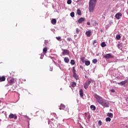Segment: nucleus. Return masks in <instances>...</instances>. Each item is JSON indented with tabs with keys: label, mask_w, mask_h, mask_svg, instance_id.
Returning a JSON list of instances; mask_svg holds the SVG:
<instances>
[{
	"label": "nucleus",
	"mask_w": 128,
	"mask_h": 128,
	"mask_svg": "<svg viewBox=\"0 0 128 128\" xmlns=\"http://www.w3.org/2000/svg\"><path fill=\"white\" fill-rule=\"evenodd\" d=\"M94 97L96 98L99 104H100L102 106H104V108L110 107V102H108V100H105L97 94H94Z\"/></svg>",
	"instance_id": "nucleus-1"
},
{
	"label": "nucleus",
	"mask_w": 128,
	"mask_h": 128,
	"mask_svg": "<svg viewBox=\"0 0 128 128\" xmlns=\"http://www.w3.org/2000/svg\"><path fill=\"white\" fill-rule=\"evenodd\" d=\"M96 4V0H90L89 2V12H93Z\"/></svg>",
	"instance_id": "nucleus-2"
},
{
	"label": "nucleus",
	"mask_w": 128,
	"mask_h": 128,
	"mask_svg": "<svg viewBox=\"0 0 128 128\" xmlns=\"http://www.w3.org/2000/svg\"><path fill=\"white\" fill-rule=\"evenodd\" d=\"M58 126H60V124H58V121L56 120H54V122H52V125L50 126V128H60Z\"/></svg>",
	"instance_id": "nucleus-3"
},
{
	"label": "nucleus",
	"mask_w": 128,
	"mask_h": 128,
	"mask_svg": "<svg viewBox=\"0 0 128 128\" xmlns=\"http://www.w3.org/2000/svg\"><path fill=\"white\" fill-rule=\"evenodd\" d=\"M92 82V80H88L84 84V88L85 90H87L88 88V86L90 84V83Z\"/></svg>",
	"instance_id": "nucleus-4"
},
{
	"label": "nucleus",
	"mask_w": 128,
	"mask_h": 128,
	"mask_svg": "<svg viewBox=\"0 0 128 128\" xmlns=\"http://www.w3.org/2000/svg\"><path fill=\"white\" fill-rule=\"evenodd\" d=\"M105 58H114V56L112 54H108L104 56Z\"/></svg>",
	"instance_id": "nucleus-5"
},
{
	"label": "nucleus",
	"mask_w": 128,
	"mask_h": 128,
	"mask_svg": "<svg viewBox=\"0 0 128 128\" xmlns=\"http://www.w3.org/2000/svg\"><path fill=\"white\" fill-rule=\"evenodd\" d=\"M121 16H122V14L120 12H118L115 15V18H116V20H120Z\"/></svg>",
	"instance_id": "nucleus-6"
},
{
	"label": "nucleus",
	"mask_w": 128,
	"mask_h": 128,
	"mask_svg": "<svg viewBox=\"0 0 128 128\" xmlns=\"http://www.w3.org/2000/svg\"><path fill=\"white\" fill-rule=\"evenodd\" d=\"M62 50L63 56H64V54H70V51L68 50L62 49Z\"/></svg>",
	"instance_id": "nucleus-7"
},
{
	"label": "nucleus",
	"mask_w": 128,
	"mask_h": 128,
	"mask_svg": "<svg viewBox=\"0 0 128 128\" xmlns=\"http://www.w3.org/2000/svg\"><path fill=\"white\" fill-rule=\"evenodd\" d=\"M10 118H14V120H16L18 118V116L16 114H10L9 115Z\"/></svg>",
	"instance_id": "nucleus-8"
},
{
	"label": "nucleus",
	"mask_w": 128,
	"mask_h": 128,
	"mask_svg": "<svg viewBox=\"0 0 128 128\" xmlns=\"http://www.w3.org/2000/svg\"><path fill=\"white\" fill-rule=\"evenodd\" d=\"M86 20V18H80L78 20V24H82L83 22H84Z\"/></svg>",
	"instance_id": "nucleus-9"
},
{
	"label": "nucleus",
	"mask_w": 128,
	"mask_h": 128,
	"mask_svg": "<svg viewBox=\"0 0 128 128\" xmlns=\"http://www.w3.org/2000/svg\"><path fill=\"white\" fill-rule=\"evenodd\" d=\"M52 62L54 64L55 66H58V68H60V70H62V68L60 67V64H58V63L56 62H54V60H52Z\"/></svg>",
	"instance_id": "nucleus-10"
},
{
	"label": "nucleus",
	"mask_w": 128,
	"mask_h": 128,
	"mask_svg": "<svg viewBox=\"0 0 128 128\" xmlns=\"http://www.w3.org/2000/svg\"><path fill=\"white\" fill-rule=\"evenodd\" d=\"M79 94L81 98H82V96H84V91L82 90V89H80V90Z\"/></svg>",
	"instance_id": "nucleus-11"
},
{
	"label": "nucleus",
	"mask_w": 128,
	"mask_h": 128,
	"mask_svg": "<svg viewBox=\"0 0 128 128\" xmlns=\"http://www.w3.org/2000/svg\"><path fill=\"white\" fill-rule=\"evenodd\" d=\"M86 36H88V38H90V36H91L90 31L86 32Z\"/></svg>",
	"instance_id": "nucleus-12"
},
{
	"label": "nucleus",
	"mask_w": 128,
	"mask_h": 128,
	"mask_svg": "<svg viewBox=\"0 0 128 128\" xmlns=\"http://www.w3.org/2000/svg\"><path fill=\"white\" fill-rule=\"evenodd\" d=\"M64 61L65 62H66V64H68V62H70V59L68 58V57H66L64 58Z\"/></svg>",
	"instance_id": "nucleus-13"
},
{
	"label": "nucleus",
	"mask_w": 128,
	"mask_h": 128,
	"mask_svg": "<svg viewBox=\"0 0 128 128\" xmlns=\"http://www.w3.org/2000/svg\"><path fill=\"white\" fill-rule=\"evenodd\" d=\"M4 80H6V77L4 76H0V82H4Z\"/></svg>",
	"instance_id": "nucleus-14"
},
{
	"label": "nucleus",
	"mask_w": 128,
	"mask_h": 128,
	"mask_svg": "<svg viewBox=\"0 0 128 128\" xmlns=\"http://www.w3.org/2000/svg\"><path fill=\"white\" fill-rule=\"evenodd\" d=\"M47 52H48V48L46 47V48H44V49H43L44 54H46Z\"/></svg>",
	"instance_id": "nucleus-15"
},
{
	"label": "nucleus",
	"mask_w": 128,
	"mask_h": 128,
	"mask_svg": "<svg viewBox=\"0 0 128 128\" xmlns=\"http://www.w3.org/2000/svg\"><path fill=\"white\" fill-rule=\"evenodd\" d=\"M73 76L76 80H78V74H76V73L73 74Z\"/></svg>",
	"instance_id": "nucleus-16"
},
{
	"label": "nucleus",
	"mask_w": 128,
	"mask_h": 128,
	"mask_svg": "<svg viewBox=\"0 0 128 128\" xmlns=\"http://www.w3.org/2000/svg\"><path fill=\"white\" fill-rule=\"evenodd\" d=\"M52 24H56V20L53 18L52 21Z\"/></svg>",
	"instance_id": "nucleus-17"
},
{
	"label": "nucleus",
	"mask_w": 128,
	"mask_h": 128,
	"mask_svg": "<svg viewBox=\"0 0 128 128\" xmlns=\"http://www.w3.org/2000/svg\"><path fill=\"white\" fill-rule=\"evenodd\" d=\"M107 116H109V118H112V116H114V114H112V113L108 112L107 114Z\"/></svg>",
	"instance_id": "nucleus-18"
},
{
	"label": "nucleus",
	"mask_w": 128,
	"mask_h": 128,
	"mask_svg": "<svg viewBox=\"0 0 128 128\" xmlns=\"http://www.w3.org/2000/svg\"><path fill=\"white\" fill-rule=\"evenodd\" d=\"M66 108V106L64 105L63 104H60V106L59 108L60 110H64Z\"/></svg>",
	"instance_id": "nucleus-19"
},
{
	"label": "nucleus",
	"mask_w": 128,
	"mask_h": 128,
	"mask_svg": "<svg viewBox=\"0 0 128 128\" xmlns=\"http://www.w3.org/2000/svg\"><path fill=\"white\" fill-rule=\"evenodd\" d=\"M90 64V60L85 61L86 66H88Z\"/></svg>",
	"instance_id": "nucleus-20"
},
{
	"label": "nucleus",
	"mask_w": 128,
	"mask_h": 128,
	"mask_svg": "<svg viewBox=\"0 0 128 128\" xmlns=\"http://www.w3.org/2000/svg\"><path fill=\"white\" fill-rule=\"evenodd\" d=\"M90 108L91 110H96V106H94V105H91L90 106Z\"/></svg>",
	"instance_id": "nucleus-21"
},
{
	"label": "nucleus",
	"mask_w": 128,
	"mask_h": 128,
	"mask_svg": "<svg viewBox=\"0 0 128 128\" xmlns=\"http://www.w3.org/2000/svg\"><path fill=\"white\" fill-rule=\"evenodd\" d=\"M101 46L102 48H104L106 46V42H102V44H101Z\"/></svg>",
	"instance_id": "nucleus-22"
},
{
	"label": "nucleus",
	"mask_w": 128,
	"mask_h": 128,
	"mask_svg": "<svg viewBox=\"0 0 128 128\" xmlns=\"http://www.w3.org/2000/svg\"><path fill=\"white\" fill-rule=\"evenodd\" d=\"M14 78H12L11 80L9 81V84H14Z\"/></svg>",
	"instance_id": "nucleus-23"
},
{
	"label": "nucleus",
	"mask_w": 128,
	"mask_h": 128,
	"mask_svg": "<svg viewBox=\"0 0 128 128\" xmlns=\"http://www.w3.org/2000/svg\"><path fill=\"white\" fill-rule=\"evenodd\" d=\"M77 14H78V16H80L82 14V12L80 9H78L77 10Z\"/></svg>",
	"instance_id": "nucleus-24"
},
{
	"label": "nucleus",
	"mask_w": 128,
	"mask_h": 128,
	"mask_svg": "<svg viewBox=\"0 0 128 128\" xmlns=\"http://www.w3.org/2000/svg\"><path fill=\"white\" fill-rule=\"evenodd\" d=\"M70 64H72V66H74V64H76V62H74V60H70Z\"/></svg>",
	"instance_id": "nucleus-25"
},
{
	"label": "nucleus",
	"mask_w": 128,
	"mask_h": 128,
	"mask_svg": "<svg viewBox=\"0 0 128 128\" xmlns=\"http://www.w3.org/2000/svg\"><path fill=\"white\" fill-rule=\"evenodd\" d=\"M70 16L72 18H74V12H72L70 14Z\"/></svg>",
	"instance_id": "nucleus-26"
},
{
	"label": "nucleus",
	"mask_w": 128,
	"mask_h": 128,
	"mask_svg": "<svg viewBox=\"0 0 128 128\" xmlns=\"http://www.w3.org/2000/svg\"><path fill=\"white\" fill-rule=\"evenodd\" d=\"M76 86V82H73L72 83V88H74V86Z\"/></svg>",
	"instance_id": "nucleus-27"
},
{
	"label": "nucleus",
	"mask_w": 128,
	"mask_h": 128,
	"mask_svg": "<svg viewBox=\"0 0 128 128\" xmlns=\"http://www.w3.org/2000/svg\"><path fill=\"white\" fill-rule=\"evenodd\" d=\"M112 119L110 117H108L106 118V122H110Z\"/></svg>",
	"instance_id": "nucleus-28"
},
{
	"label": "nucleus",
	"mask_w": 128,
	"mask_h": 128,
	"mask_svg": "<svg viewBox=\"0 0 128 128\" xmlns=\"http://www.w3.org/2000/svg\"><path fill=\"white\" fill-rule=\"evenodd\" d=\"M116 38L117 40H120V34L116 35Z\"/></svg>",
	"instance_id": "nucleus-29"
},
{
	"label": "nucleus",
	"mask_w": 128,
	"mask_h": 128,
	"mask_svg": "<svg viewBox=\"0 0 128 128\" xmlns=\"http://www.w3.org/2000/svg\"><path fill=\"white\" fill-rule=\"evenodd\" d=\"M92 62H93V64H96V62H98V60L94 59L92 60Z\"/></svg>",
	"instance_id": "nucleus-30"
},
{
	"label": "nucleus",
	"mask_w": 128,
	"mask_h": 128,
	"mask_svg": "<svg viewBox=\"0 0 128 128\" xmlns=\"http://www.w3.org/2000/svg\"><path fill=\"white\" fill-rule=\"evenodd\" d=\"M78 2L81 4H84V0H78Z\"/></svg>",
	"instance_id": "nucleus-31"
},
{
	"label": "nucleus",
	"mask_w": 128,
	"mask_h": 128,
	"mask_svg": "<svg viewBox=\"0 0 128 128\" xmlns=\"http://www.w3.org/2000/svg\"><path fill=\"white\" fill-rule=\"evenodd\" d=\"M98 126H100L102 124V120H99L98 122Z\"/></svg>",
	"instance_id": "nucleus-32"
},
{
	"label": "nucleus",
	"mask_w": 128,
	"mask_h": 128,
	"mask_svg": "<svg viewBox=\"0 0 128 128\" xmlns=\"http://www.w3.org/2000/svg\"><path fill=\"white\" fill-rule=\"evenodd\" d=\"M67 40H68V42H70V41L72 42V39L71 38H67Z\"/></svg>",
	"instance_id": "nucleus-33"
},
{
	"label": "nucleus",
	"mask_w": 128,
	"mask_h": 128,
	"mask_svg": "<svg viewBox=\"0 0 128 128\" xmlns=\"http://www.w3.org/2000/svg\"><path fill=\"white\" fill-rule=\"evenodd\" d=\"M118 48H119V50H122V45L120 44H118Z\"/></svg>",
	"instance_id": "nucleus-34"
},
{
	"label": "nucleus",
	"mask_w": 128,
	"mask_h": 128,
	"mask_svg": "<svg viewBox=\"0 0 128 128\" xmlns=\"http://www.w3.org/2000/svg\"><path fill=\"white\" fill-rule=\"evenodd\" d=\"M67 4H72V0H68Z\"/></svg>",
	"instance_id": "nucleus-35"
},
{
	"label": "nucleus",
	"mask_w": 128,
	"mask_h": 128,
	"mask_svg": "<svg viewBox=\"0 0 128 128\" xmlns=\"http://www.w3.org/2000/svg\"><path fill=\"white\" fill-rule=\"evenodd\" d=\"M78 32H80V29H78V28H76V33L78 34Z\"/></svg>",
	"instance_id": "nucleus-36"
},
{
	"label": "nucleus",
	"mask_w": 128,
	"mask_h": 128,
	"mask_svg": "<svg viewBox=\"0 0 128 128\" xmlns=\"http://www.w3.org/2000/svg\"><path fill=\"white\" fill-rule=\"evenodd\" d=\"M44 53H42V54H41V56H40V58L41 59V60H42V58H44Z\"/></svg>",
	"instance_id": "nucleus-37"
},
{
	"label": "nucleus",
	"mask_w": 128,
	"mask_h": 128,
	"mask_svg": "<svg viewBox=\"0 0 128 128\" xmlns=\"http://www.w3.org/2000/svg\"><path fill=\"white\" fill-rule=\"evenodd\" d=\"M72 71L73 74H76V69H74V67H73Z\"/></svg>",
	"instance_id": "nucleus-38"
},
{
	"label": "nucleus",
	"mask_w": 128,
	"mask_h": 128,
	"mask_svg": "<svg viewBox=\"0 0 128 128\" xmlns=\"http://www.w3.org/2000/svg\"><path fill=\"white\" fill-rule=\"evenodd\" d=\"M58 64H60V66L62 65V60H58Z\"/></svg>",
	"instance_id": "nucleus-39"
},
{
	"label": "nucleus",
	"mask_w": 128,
	"mask_h": 128,
	"mask_svg": "<svg viewBox=\"0 0 128 128\" xmlns=\"http://www.w3.org/2000/svg\"><path fill=\"white\" fill-rule=\"evenodd\" d=\"M87 119L88 120H90V115L89 114L88 116Z\"/></svg>",
	"instance_id": "nucleus-40"
},
{
	"label": "nucleus",
	"mask_w": 128,
	"mask_h": 128,
	"mask_svg": "<svg viewBox=\"0 0 128 128\" xmlns=\"http://www.w3.org/2000/svg\"><path fill=\"white\" fill-rule=\"evenodd\" d=\"M56 38L58 40H60V36L56 37Z\"/></svg>",
	"instance_id": "nucleus-41"
},
{
	"label": "nucleus",
	"mask_w": 128,
	"mask_h": 128,
	"mask_svg": "<svg viewBox=\"0 0 128 128\" xmlns=\"http://www.w3.org/2000/svg\"><path fill=\"white\" fill-rule=\"evenodd\" d=\"M110 92H116V90H114V89H112V90H110Z\"/></svg>",
	"instance_id": "nucleus-42"
},
{
	"label": "nucleus",
	"mask_w": 128,
	"mask_h": 128,
	"mask_svg": "<svg viewBox=\"0 0 128 128\" xmlns=\"http://www.w3.org/2000/svg\"><path fill=\"white\" fill-rule=\"evenodd\" d=\"M96 44V40H94V42H93V44Z\"/></svg>",
	"instance_id": "nucleus-43"
},
{
	"label": "nucleus",
	"mask_w": 128,
	"mask_h": 128,
	"mask_svg": "<svg viewBox=\"0 0 128 128\" xmlns=\"http://www.w3.org/2000/svg\"><path fill=\"white\" fill-rule=\"evenodd\" d=\"M52 69H53L52 67H50V72H52Z\"/></svg>",
	"instance_id": "nucleus-44"
},
{
	"label": "nucleus",
	"mask_w": 128,
	"mask_h": 128,
	"mask_svg": "<svg viewBox=\"0 0 128 128\" xmlns=\"http://www.w3.org/2000/svg\"><path fill=\"white\" fill-rule=\"evenodd\" d=\"M87 24H88V26H90V22H87Z\"/></svg>",
	"instance_id": "nucleus-45"
},
{
	"label": "nucleus",
	"mask_w": 128,
	"mask_h": 128,
	"mask_svg": "<svg viewBox=\"0 0 128 128\" xmlns=\"http://www.w3.org/2000/svg\"><path fill=\"white\" fill-rule=\"evenodd\" d=\"M26 118H28V120H30V118H28V116H26Z\"/></svg>",
	"instance_id": "nucleus-46"
},
{
	"label": "nucleus",
	"mask_w": 128,
	"mask_h": 128,
	"mask_svg": "<svg viewBox=\"0 0 128 128\" xmlns=\"http://www.w3.org/2000/svg\"><path fill=\"white\" fill-rule=\"evenodd\" d=\"M46 42H48V41H46V40H45L44 41V44H45L46 46Z\"/></svg>",
	"instance_id": "nucleus-47"
},
{
	"label": "nucleus",
	"mask_w": 128,
	"mask_h": 128,
	"mask_svg": "<svg viewBox=\"0 0 128 128\" xmlns=\"http://www.w3.org/2000/svg\"><path fill=\"white\" fill-rule=\"evenodd\" d=\"M84 60V58H82V60Z\"/></svg>",
	"instance_id": "nucleus-48"
},
{
	"label": "nucleus",
	"mask_w": 128,
	"mask_h": 128,
	"mask_svg": "<svg viewBox=\"0 0 128 128\" xmlns=\"http://www.w3.org/2000/svg\"><path fill=\"white\" fill-rule=\"evenodd\" d=\"M85 116H86V113H85Z\"/></svg>",
	"instance_id": "nucleus-49"
},
{
	"label": "nucleus",
	"mask_w": 128,
	"mask_h": 128,
	"mask_svg": "<svg viewBox=\"0 0 128 128\" xmlns=\"http://www.w3.org/2000/svg\"><path fill=\"white\" fill-rule=\"evenodd\" d=\"M103 30H101V32H102Z\"/></svg>",
	"instance_id": "nucleus-50"
},
{
	"label": "nucleus",
	"mask_w": 128,
	"mask_h": 128,
	"mask_svg": "<svg viewBox=\"0 0 128 128\" xmlns=\"http://www.w3.org/2000/svg\"><path fill=\"white\" fill-rule=\"evenodd\" d=\"M23 80H24V82H26V79H24Z\"/></svg>",
	"instance_id": "nucleus-51"
},
{
	"label": "nucleus",
	"mask_w": 128,
	"mask_h": 128,
	"mask_svg": "<svg viewBox=\"0 0 128 128\" xmlns=\"http://www.w3.org/2000/svg\"><path fill=\"white\" fill-rule=\"evenodd\" d=\"M2 102V100H0V104Z\"/></svg>",
	"instance_id": "nucleus-52"
},
{
	"label": "nucleus",
	"mask_w": 128,
	"mask_h": 128,
	"mask_svg": "<svg viewBox=\"0 0 128 128\" xmlns=\"http://www.w3.org/2000/svg\"><path fill=\"white\" fill-rule=\"evenodd\" d=\"M126 128H128V126H126Z\"/></svg>",
	"instance_id": "nucleus-53"
},
{
	"label": "nucleus",
	"mask_w": 128,
	"mask_h": 128,
	"mask_svg": "<svg viewBox=\"0 0 128 128\" xmlns=\"http://www.w3.org/2000/svg\"><path fill=\"white\" fill-rule=\"evenodd\" d=\"M52 120H54V119H53V118H52Z\"/></svg>",
	"instance_id": "nucleus-54"
},
{
	"label": "nucleus",
	"mask_w": 128,
	"mask_h": 128,
	"mask_svg": "<svg viewBox=\"0 0 128 128\" xmlns=\"http://www.w3.org/2000/svg\"><path fill=\"white\" fill-rule=\"evenodd\" d=\"M48 124H50V121H48Z\"/></svg>",
	"instance_id": "nucleus-55"
},
{
	"label": "nucleus",
	"mask_w": 128,
	"mask_h": 128,
	"mask_svg": "<svg viewBox=\"0 0 128 128\" xmlns=\"http://www.w3.org/2000/svg\"><path fill=\"white\" fill-rule=\"evenodd\" d=\"M50 58L52 59V57H50Z\"/></svg>",
	"instance_id": "nucleus-56"
},
{
	"label": "nucleus",
	"mask_w": 128,
	"mask_h": 128,
	"mask_svg": "<svg viewBox=\"0 0 128 128\" xmlns=\"http://www.w3.org/2000/svg\"><path fill=\"white\" fill-rule=\"evenodd\" d=\"M28 122L29 123V122H30V121H28Z\"/></svg>",
	"instance_id": "nucleus-57"
},
{
	"label": "nucleus",
	"mask_w": 128,
	"mask_h": 128,
	"mask_svg": "<svg viewBox=\"0 0 128 128\" xmlns=\"http://www.w3.org/2000/svg\"><path fill=\"white\" fill-rule=\"evenodd\" d=\"M80 68H82V66H80Z\"/></svg>",
	"instance_id": "nucleus-58"
},
{
	"label": "nucleus",
	"mask_w": 128,
	"mask_h": 128,
	"mask_svg": "<svg viewBox=\"0 0 128 128\" xmlns=\"http://www.w3.org/2000/svg\"><path fill=\"white\" fill-rule=\"evenodd\" d=\"M80 68H82V66H80Z\"/></svg>",
	"instance_id": "nucleus-59"
}]
</instances>
